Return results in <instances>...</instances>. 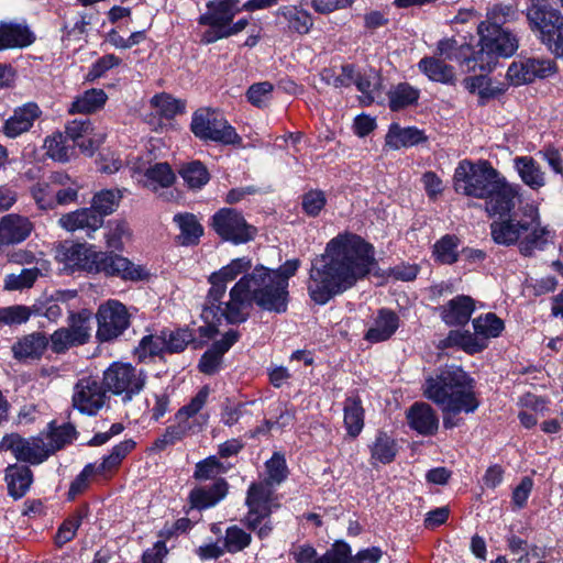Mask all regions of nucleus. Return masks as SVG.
I'll return each instance as SVG.
<instances>
[{"instance_id":"e2e57ef3","label":"nucleus","mask_w":563,"mask_h":563,"mask_svg":"<svg viewBox=\"0 0 563 563\" xmlns=\"http://www.w3.org/2000/svg\"><path fill=\"white\" fill-rule=\"evenodd\" d=\"M517 18V11L512 5L509 4H496L487 11V25H498L515 20Z\"/></svg>"},{"instance_id":"2eb2a0df","label":"nucleus","mask_w":563,"mask_h":563,"mask_svg":"<svg viewBox=\"0 0 563 563\" xmlns=\"http://www.w3.org/2000/svg\"><path fill=\"white\" fill-rule=\"evenodd\" d=\"M91 335V317L87 310L71 313L68 327L60 328L51 335V347L55 353H63L71 346L87 343Z\"/></svg>"},{"instance_id":"4c0bfd02","label":"nucleus","mask_w":563,"mask_h":563,"mask_svg":"<svg viewBox=\"0 0 563 563\" xmlns=\"http://www.w3.org/2000/svg\"><path fill=\"white\" fill-rule=\"evenodd\" d=\"M443 347L457 346L468 354H475L486 349L484 338L475 331L452 330L448 336L441 342Z\"/></svg>"},{"instance_id":"c85d7f7f","label":"nucleus","mask_w":563,"mask_h":563,"mask_svg":"<svg viewBox=\"0 0 563 563\" xmlns=\"http://www.w3.org/2000/svg\"><path fill=\"white\" fill-rule=\"evenodd\" d=\"M408 424L421 435H432L439 428V418L430 405L413 404L407 412Z\"/></svg>"},{"instance_id":"20e7f679","label":"nucleus","mask_w":563,"mask_h":563,"mask_svg":"<svg viewBox=\"0 0 563 563\" xmlns=\"http://www.w3.org/2000/svg\"><path fill=\"white\" fill-rule=\"evenodd\" d=\"M423 395L443 411V426L448 429L459 426L460 420L451 415L474 412L479 401L474 391V380L460 367L451 366L430 376L423 385Z\"/></svg>"},{"instance_id":"4468645a","label":"nucleus","mask_w":563,"mask_h":563,"mask_svg":"<svg viewBox=\"0 0 563 563\" xmlns=\"http://www.w3.org/2000/svg\"><path fill=\"white\" fill-rule=\"evenodd\" d=\"M211 227L224 241L233 244L246 243L255 236L256 230L250 225L243 214L232 208H222L211 219Z\"/></svg>"},{"instance_id":"4be33fe9","label":"nucleus","mask_w":563,"mask_h":563,"mask_svg":"<svg viewBox=\"0 0 563 563\" xmlns=\"http://www.w3.org/2000/svg\"><path fill=\"white\" fill-rule=\"evenodd\" d=\"M33 231L29 218L10 213L0 220V245L18 244L26 240Z\"/></svg>"},{"instance_id":"e433bc0d","label":"nucleus","mask_w":563,"mask_h":563,"mask_svg":"<svg viewBox=\"0 0 563 563\" xmlns=\"http://www.w3.org/2000/svg\"><path fill=\"white\" fill-rule=\"evenodd\" d=\"M47 269V262L42 260L36 262V266L24 268L19 274H8L4 277V289L13 291L31 288Z\"/></svg>"},{"instance_id":"a878e982","label":"nucleus","mask_w":563,"mask_h":563,"mask_svg":"<svg viewBox=\"0 0 563 563\" xmlns=\"http://www.w3.org/2000/svg\"><path fill=\"white\" fill-rule=\"evenodd\" d=\"M34 41L35 35L25 23L0 22V51L24 48Z\"/></svg>"},{"instance_id":"412c9836","label":"nucleus","mask_w":563,"mask_h":563,"mask_svg":"<svg viewBox=\"0 0 563 563\" xmlns=\"http://www.w3.org/2000/svg\"><path fill=\"white\" fill-rule=\"evenodd\" d=\"M296 563H349L350 545L338 541L323 555L319 556L311 545H299L292 551Z\"/></svg>"},{"instance_id":"dca6fc26","label":"nucleus","mask_w":563,"mask_h":563,"mask_svg":"<svg viewBox=\"0 0 563 563\" xmlns=\"http://www.w3.org/2000/svg\"><path fill=\"white\" fill-rule=\"evenodd\" d=\"M98 329L96 336L100 342H109L120 336L130 325L126 307L118 300H108L97 311Z\"/></svg>"},{"instance_id":"4d7b16f0","label":"nucleus","mask_w":563,"mask_h":563,"mask_svg":"<svg viewBox=\"0 0 563 563\" xmlns=\"http://www.w3.org/2000/svg\"><path fill=\"white\" fill-rule=\"evenodd\" d=\"M151 104L159 115L167 119L175 117L184 110V103L167 93L154 96L151 99Z\"/></svg>"},{"instance_id":"f257e3e1","label":"nucleus","mask_w":563,"mask_h":563,"mask_svg":"<svg viewBox=\"0 0 563 563\" xmlns=\"http://www.w3.org/2000/svg\"><path fill=\"white\" fill-rule=\"evenodd\" d=\"M375 265L372 244L356 234H339L327 243L324 253L312 258L308 295L313 302L325 305L367 276Z\"/></svg>"},{"instance_id":"680f3d73","label":"nucleus","mask_w":563,"mask_h":563,"mask_svg":"<svg viewBox=\"0 0 563 563\" xmlns=\"http://www.w3.org/2000/svg\"><path fill=\"white\" fill-rule=\"evenodd\" d=\"M353 84L363 93V102L372 103L376 97V90L379 85V78L375 73L357 77L354 76Z\"/></svg>"},{"instance_id":"473e14b6","label":"nucleus","mask_w":563,"mask_h":563,"mask_svg":"<svg viewBox=\"0 0 563 563\" xmlns=\"http://www.w3.org/2000/svg\"><path fill=\"white\" fill-rule=\"evenodd\" d=\"M174 223L179 230L176 236L178 244L184 246L196 245L203 234V228L192 213H177L174 216Z\"/></svg>"},{"instance_id":"c756f323","label":"nucleus","mask_w":563,"mask_h":563,"mask_svg":"<svg viewBox=\"0 0 563 563\" xmlns=\"http://www.w3.org/2000/svg\"><path fill=\"white\" fill-rule=\"evenodd\" d=\"M427 141L424 132L416 126L402 128L391 123L385 136V145L390 150L411 147Z\"/></svg>"},{"instance_id":"a19ab883","label":"nucleus","mask_w":563,"mask_h":563,"mask_svg":"<svg viewBox=\"0 0 563 563\" xmlns=\"http://www.w3.org/2000/svg\"><path fill=\"white\" fill-rule=\"evenodd\" d=\"M418 68L432 81L449 85L455 80L453 67L435 57H423L418 63Z\"/></svg>"},{"instance_id":"13d9d810","label":"nucleus","mask_w":563,"mask_h":563,"mask_svg":"<svg viewBox=\"0 0 563 563\" xmlns=\"http://www.w3.org/2000/svg\"><path fill=\"white\" fill-rule=\"evenodd\" d=\"M251 540L250 533L238 526H232L225 531L224 549L230 553L240 552L251 543Z\"/></svg>"},{"instance_id":"c9c22d12","label":"nucleus","mask_w":563,"mask_h":563,"mask_svg":"<svg viewBox=\"0 0 563 563\" xmlns=\"http://www.w3.org/2000/svg\"><path fill=\"white\" fill-rule=\"evenodd\" d=\"M47 339L40 332H34L20 339L13 346L16 360L40 358L47 347Z\"/></svg>"},{"instance_id":"338daca9","label":"nucleus","mask_w":563,"mask_h":563,"mask_svg":"<svg viewBox=\"0 0 563 563\" xmlns=\"http://www.w3.org/2000/svg\"><path fill=\"white\" fill-rule=\"evenodd\" d=\"M165 338V347L167 352L177 353L187 346V344L192 341V335L188 330L181 329L177 331H172Z\"/></svg>"},{"instance_id":"393cba45","label":"nucleus","mask_w":563,"mask_h":563,"mask_svg":"<svg viewBox=\"0 0 563 563\" xmlns=\"http://www.w3.org/2000/svg\"><path fill=\"white\" fill-rule=\"evenodd\" d=\"M208 395V388L203 387L188 405L181 407L175 415V423L187 433L196 431V429H200L206 422V418L201 415L198 416V413L206 405Z\"/></svg>"},{"instance_id":"6e6552de","label":"nucleus","mask_w":563,"mask_h":563,"mask_svg":"<svg viewBox=\"0 0 563 563\" xmlns=\"http://www.w3.org/2000/svg\"><path fill=\"white\" fill-rule=\"evenodd\" d=\"M526 16L530 29L539 32V40L550 52L563 57V15L549 0H528Z\"/></svg>"},{"instance_id":"1a4fd4ad","label":"nucleus","mask_w":563,"mask_h":563,"mask_svg":"<svg viewBox=\"0 0 563 563\" xmlns=\"http://www.w3.org/2000/svg\"><path fill=\"white\" fill-rule=\"evenodd\" d=\"M479 49L475 60L481 70H492L499 57H510L518 49V40L510 32L498 25L481 22L478 27Z\"/></svg>"},{"instance_id":"603ef678","label":"nucleus","mask_w":563,"mask_h":563,"mask_svg":"<svg viewBox=\"0 0 563 563\" xmlns=\"http://www.w3.org/2000/svg\"><path fill=\"white\" fill-rule=\"evenodd\" d=\"M46 155L57 162H68L71 157V148L66 145L65 137L62 133H54L44 141Z\"/></svg>"},{"instance_id":"ea45409f","label":"nucleus","mask_w":563,"mask_h":563,"mask_svg":"<svg viewBox=\"0 0 563 563\" xmlns=\"http://www.w3.org/2000/svg\"><path fill=\"white\" fill-rule=\"evenodd\" d=\"M32 472L24 465H10L5 470L9 494L15 499L25 495L32 484Z\"/></svg>"},{"instance_id":"6ab92c4d","label":"nucleus","mask_w":563,"mask_h":563,"mask_svg":"<svg viewBox=\"0 0 563 563\" xmlns=\"http://www.w3.org/2000/svg\"><path fill=\"white\" fill-rule=\"evenodd\" d=\"M106 397V391L97 379L84 377L75 386L73 404L80 412L91 416L103 407Z\"/></svg>"},{"instance_id":"9d476101","label":"nucleus","mask_w":563,"mask_h":563,"mask_svg":"<svg viewBox=\"0 0 563 563\" xmlns=\"http://www.w3.org/2000/svg\"><path fill=\"white\" fill-rule=\"evenodd\" d=\"M277 0H250L243 4L247 10H257L272 5ZM242 10L240 0H211L207 3V11L199 16L198 23L200 25L209 26L201 34V43L211 44L216 41H209L210 36L219 35L224 31L234 16Z\"/></svg>"},{"instance_id":"79ce46f5","label":"nucleus","mask_w":563,"mask_h":563,"mask_svg":"<svg viewBox=\"0 0 563 563\" xmlns=\"http://www.w3.org/2000/svg\"><path fill=\"white\" fill-rule=\"evenodd\" d=\"M108 97L102 89H89L77 96L69 107V113L88 114L101 109Z\"/></svg>"},{"instance_id":"2f4dec72","label":"nucleus","mask_w":563,"mask_h":563,"mask_svg":"<svg viewBox=\"0 0 563 563\" xmlns=\"http://www.w3.org/2000/svg\"><path fill=\"white\" fill-rule=\"evenodd\" d=\"M276 15L279 23L286 24L289 31L298 34H307L313 24L309 12L296 5L279 8Z\"/></svg>"},{"instance_id":"aec40b11","label":"nucleus","mask_w":563,"mask_h":563,"mask_svg":"<svg viewBox=\"0 0 563 563\" xmlns=\"http://www.w3.org/2000/svg\"><path fill=\"white\" fill-rule=\"evenodd\" d=\"M41 114L42 111L35 102H26L16 107L13 113L4 121L2 132L9 139H16L29 132Z\"/></svg>"},{"instance_id":"b1692460","label":"nucleus","mask_w":563,"mask_h":563,"mask_svg":"<svg viewBox=\"0 0 563 563\" xmlns=\"http://www.w3.org/2000/svg\"><path fill=\"white\" fill-rule=\"evenodd\" d=\"M208 395V388L203 387L188 405L181 407L175 415V423L187 433L196 431V429H200L206 422V418L201 415L198 416V413L206 405Z\"/></svg>"},{"instance_id":"09e8293b","label":"nucleus","mask_w":563,"mask_h":563,"mask_svg":"<svg viewBox=\"0 0 563 563\" xmlns=\"http://www.w3.org/2000/svg\"><path fill=\"white\" fill-rule=\"evenodd\" d=\"M372 459L387 464L390 463L397 453L395 441L386 433H378L375 441L371 445Z\"/></svg>"},{"instance_id":"7c9ffc66","label":"nucleus","mask_w":563,"mask_h":563,"mask_svg":"<svg viewBox=\"0 0 563 563\" xmlns=\"http://www.w3.org/2000/svg\"><path fill=\"white\" fill-rule=\"evenodd\" d=\"M514 168L518 173L521 181L532 190H539L540 188L545 186V174L533 157H515Z\"/></svg>"},{"instance_id":"49530a36","label":"nucleus","mask_w":563,"mask_h":563,"mask_svg":"<svg viewBox=\"0 0 563 563\" xmlns=\"http://www.w3.org/2000/svg\"><path fill=\"white\" fill-rule=\"evenodd\" d=\"M474 331L484 338L487 344L489 339L497 338L504 330V322L494 313H486L473 320Z\"/></svg>"},{"instance_id":"5701e85b","label":"nucleus","mask_w":563,"mask_h":563,"mask_svg":"<svg viewBox=\"0 0 563 563\" xmlns=\"http://www.w3.org/2000/svg\"><path fill=\"white\" fill-rule=\"evenodd\" d=\"M58 224L68 232L86 231L88 236L97 231L103 224L102 217L91 208H81L63 214L58 219Z\"/></svg>"},{"instance_id":"72a5a7b5","label":"nucleus","mask_w":563,"mask_h":563,"mask_svg":"<svg viewBox=\"0 0 563 563\" xmlns=\"http://www.w3.org/2000/svg\"><path fill=\"white\" fill-rule=\"evenodd\" d=\"M465 89L478 96L482 103L503 95L507 90L504 82H494L485 75L467 77L463 80Z\"/></svg>"},{"instance_id":"69168bd1","label":"nucleus","mask_w":563,"mask_h":563,"mask_svg":"<svg viewBox=\"0 0 563 563\" xmlns=\"http://www.w3.org/2000/svg\"><path fill=\"white\" fill-rule=\"evenodd\" d=\"M325 196L320 190H310L302 197V209L310 216L316 217L325 206Z\"/></svg>"},{"instance_id":"3c124183","label":"nucleus","mask_w":563,"mask_h":563,"mask_svg":"<svg viewBox=\"0 0 563 563\" xmlns=\"http://www.w3.org/2000/svg\"><path fill=\"white\" fill-rule=\"evenodd\" d=\"M135 448V442L132 439L124 440L113 446L111 453L103 457L102 462L98 465L101 474H106L117 468L123 459Z\"/></svg>"},{"instance_id":"f3484780","label":"nucleus","mask_w":563,"mask_h":563,"mask_svg":"<svg viewBox=\"0 0 563 563\" xmlns=\"http://www.w3.org/2000/svg\"><path fill=\"white\" fill-rule=\"evenodd\" d=\"M5 451H10L18 461L30 464H40L49 456L42 435L25 439L18 433L5 434L0 441V452Z\"/></svg>"},{"instance_id":"ddd939ff","label":"nucleus","mask_w":563,"mask_h":563,"mask_svg":"<svg viewBox=\"0 0 563 563\" xmlns=\"http://www.w3.org/2000/svg\"><path fill=\"white\" fill-rule=\"evenodd\" d=\"M146 376L143 371L126 363H113L103 374V384L114 395L122 396L123 401H130L145 385Z\"/></svg>"},{"instance_id":"a18cd8bd","label":"nucleus","mask_w":563,"mask_h":563,"mask_svg":"<svg viewBox=\"0 0 563 563\" xmlns=\"http://www.w3.org/2000/svg\"><path fill=\"white\" fill-rule=\"evenodd\" d=\"M122 197L123 191L121 189L100 190L93 196L90 208L103 218L115 211Z\"/></svg>"},{"instance_id":"37998d69","label":"nucleus","mask_w":563,"mask_h":563,"mask_svg":"<svg viewBox=\"0 0 563 563\" xmlns=\"http://www.w3.org/2000/svg\"><path fill=\"white\" fill-rule=\"evenodd\" d=\"M175 181V174L167 163H156L150 166L145 174L144 187L156 191L159 188H167Z\"/></svg>"},{"instance_id":"8fccbe9b","label":"nucleus","mask_w":563,"mask_h":563,"mask_svg":"<svg viewBox=\"0 0 563 563\" xmlns=\"http://www.w3.org/2000/svg\"><path fill=\"white\" fill-rule=\"evenodd\" d=\"M388 98L390 109L398 111L415 103L419 98V91L409 84H399L388 92Z\"/></svg>"},{"instance_id":"f704fd0d","label":"nucleus","mask_w":563,"mask_h":563,"mask_svg":"<svg viewBox=\"0 0 563 563\" xmlns=\"http://www.w3.org/2000/svg\"><path fill=\"white\" fill-rule=\"evenodd\" d=\"M474 311V300L468 296H457L442 308V319L446 324H464Z\"/></svg>"},{"instance_id":"f03ea898","label":"nucleus","mask_w":563,"mask_h":563,"mask_svg":"<svg viewBox=\"0 0 563 563\" xmlns=\"http://www.w3.org/2000/svg\"><path fill=\"white\" fill-rule=\"evenodd\" d=\"M299 266V260H289L277 269L261 265L243 275L229 292L223 318L229 323L246 321L253 302L265 311L284 313L289 300V278Z\"/></svg>"},{"instance_id":"052dcab7","label":"nucleus","mask_w":563,"mask_h":563,"mask_svg":"<svg viewBox=\"0 0 563 563\" xmlns=\"http://www.w3.org/2000/svg\"><path fill=\"white\" fill-rule=\"evenodd\" d=\"M457 244L452 236L445 235L434 244L433 253L437 260L443 264H452L457 260Z\"/></svg>"},{"instance_id":"de8ad7c7","label":"nucleus","mask_w":563,"mask_h":563,"mask_svg":"<svg viewBox=\"0 0 563 563\" xmlns=\"http://www.w3.org/2000/svg\"><path fill=\"white\" fill-rule=\"evenodd\" d=\"M344 423L347 433L352 437L358 435L362 431L364 426V411L358 400L354 398L346 400L344 406Z\"/></svg>"},{"instance_id":"a211bd4d","label":"nucleus","mask_w":563,"mask_h":563,"mask_svg":"<svg viewBox=\"0 0 563 563\" xmlns=\"http://www.w3.org/2000/svg\"><path fill=\"white\" fill-rule=\"evenodd\" d=\"M556 64L547 57H528L515 60L507 70V79L514 86L533 82L536 79H544L556 73Z\"/></svg>"},{"instance_id":"6e6d98bb","label":"nucleus","mask_w":563,"mask_h":563,"mask_svg":"<svg viewBox=\"0 0 563 563\" xmlns=\"http://www.w3.org/2000/svg\"><path fill=\"white\" fill-rule=\"evenodd\" d=\"M180 175L190 188H201L209 180L207 168L198 161L191 162L183 166Z\"/></svg>"},{"instance_id":"864d4df0","label":"nucleus","mask_w":563,"mask_h":563,"mask_svg":"<svg viewBox=\"0 0 563 563\" xmlns=\"http://www.w3.org/2000/svg\"><path fill=\"white\" fill-rule=\"evenodd\" d=\"M354 67L352 65H344L339 71L333 68H324L320 73L321 80L329 86L335 88L349 87L354 81Z\"/></svg>"},{"instance_id":"5fc2aeb1","label":"nucleus","mask_w":563,"mask_h":563,"mask_svg":"<svg viewBox=\"0 0 563 563\" xmlns=\"http://www.w3.org/2000/svg\"><path fill=\"white\" fill-rule=\"evenodd\" d=\"M33 314V309L23 305H13L0 308V324L20 325L27 322Z\"/></svg>"},{"instance_id":"774afa93","label":"nucleus","mask_w":563,"mask_h":563,"mask_svg":"<svg viewBox=\"0 0 563 563\" xmlns=\"http://www.w3.org/2000/svg\"><path fill=\"white\" fill-rule=\"evenodd\" d=\"M188 433L184 431L176 423L168 427L165 432L155 440L153 443V449L156 451H163L167 446L175 444L176 442L180 441L184 437H186Z\"/></svg>"},{"instance_id":"bb28decb","label":"nucleus","mask_w":563,"mask_h":563,"mask_svg":"<svg viewBox=\"0 0 563 563\" xmlns=\"http://www.w3.org/2000/svg\"><path fill=\"white\" fill-rule=\"evenodd\" d=\"M69 183L70 177L67 174L55 172L33 185L31 194L40 209L51 210L55 208L56 185H67Z\"/></svg>"},{"instance_id":"0eeeda50","label":"nucleus","mask_w":563,"mask_h":563,"mask_svg":"<svg viewBox=\"0 0 563 563\" xmlns=\"http://www.w3.org/2000/svg\"><path fill=\"white\" fill-rule=\"evenodd\" d=\"M267 479L249 487L246 496V506L249 511L244 518L245 526L256 532L260 539L267 538L273 526L269 516L274 508L278 507L275 503L272 486L280 484L287 476V466L284 455L274 453L271 460L266 462Z\"/></svg>"},{"instance_id":"39448f33","label":"nucleus","mask_w":563,"mask_h":563,"mask_svg":"<svg viewBox=\"0 0 563 563\" xmlns=\"http://www.w3.org/2000/svg\"><path fill=\"white\" fill-rule=\"evenodd\" d=\"M490 235L496 244L517 245L521 255L532 256L554 243L555 231L542 222L538 206L528 203L520 219L508 217L490 224Z\"/></svg>"},{"instance_id":"cd10ccee","label":"nucleus","mask_w":563,"mask_h":563,"mask_svg":"<svg viewBox=\"0 0 563 563\" xmlns=\"http://www.w3.org/2000/svg\"><path fill=\"white\" fill-rule=\"evenodd\" d=\"M399 317L389 309H380L368 327L364 339L371 343H379L390 339L399 328Z\"/></svg>"},{"instance_id":"c03bdc74","label":"nucleus","mask_w":563,"mask_h":563,"mask_svg":"<svg viewBox=\"0 0 563 563\" xmlns=\"http://www.w3.org/2000/svg\"><path fill=\"white\" fill-rule=\"evenodd\" d=\"M76 435L75 428L69 423L56 427L55 422L48 424V433L45 439V445L49 455L62 449L65 444L70 443Z\"/></svg>"},{"instance_id":"7ed1b4c3","label":"nucleus","mask_w":563,"mask_h":563,"mask_svg":"<svg viewBox=\"0 0 563 563\" xmlns=\"http://www.w3.org/2000/svg\"><path fill=\"white\" fill-rule=\"evenodd\" d=\"M455 192L484 200L488 216H508L516 207L519 187L507 179L487 162L461 161L453 175Z\"/></svg>"},{"instance_id":"423d86ee","label":"nucleus","mask_w":563,"mask_h":563,"mask_svg":"<svg viewBox=\"0 0 563 563\" xmlns=\"http://www.w3.org/2000/svg\"><path fill=\"white\" fill-rule=\"evenodd\" d=\"M59 257L71 269L91 274L102 273L125 282H143L151 276L145 266L134 264L129 258L112 252L98 251L93 245L74 243L63 246Z\"/></svg>"},{"instance_id":"58836bf2","label":"nucleus","mask_w":563,"mask_h":563,"mask_svg":"<svg viewBox=\"0 0 563 563\" xmlns=\"http://www.w3.org/2000/svg\"><path fill=\"white\" fill-rule=\"evenodd\" d=\"M228 492V485L223 479L217 481L211 487H199L190 493V503L192 507L206 509L214 506L223 499Z\"/></svg>"},{"instance_id":"9b49d317","label":"nucleus","mask_w":563,"mask_h":563,"mask_svg":"<svg viewBox=\"0 0 563 563\" xmlns=\"http://www.w3.org/2000/svg\"><path fill=\"white\" fill-rule=\"evenodd\" d=\"M252 267V261L249 257H239L232 260L228 265L210 275L209 282L211 288L207 297V307L202 311V317L208 319L209 316L223 317V309L227 301H222L227 291V284L234 280L241 274H249Z\"/></svg>"},{"instance_id":"bf43d9fd","label":"nucleus","mask_w":563,"mask_h":563,"mask_svg":"<svg viewBox=\"0 0 563 563\" xmlns=\"http://www.w3.org/2000/svg\"><path fill=\"white\" fill-rule=\"evenodd\" d=\"M164 351H166L165 338L161 335H146L140 341L139 346L135 349V354L143 361Z\"/></svg>"},{"instance_id":"0e129e2a","label":"nucleus","mask_w":563,"mask_h":563,"mask_svg":"<svg viewBox=\"0 0 563 563\" xmlns=\"http://www.w3.org/2000/svg\"><path fill=\"white\" fill-rule=\"evenodd\" d=\"M273 85L268 81L252 85L247 90V99L255 107H264L272 98Z\"/></svg>"},{"instance_id":"f8f14e48","label":"nucleus","mask_w":563,"mask_h":563,"mask_svg":"<svg viewBox=\"0 0 563 563\" xmlns=\"http://www.w3.org/2000/svg\"><path fill=\"white\" fill-rule=\"evenodd\" d=\"M190 126L192 133L205 141H213L224 145L241 143V137L235 129L216 110L200 109L196 111Z\"/></svg>"}]
</instances>
